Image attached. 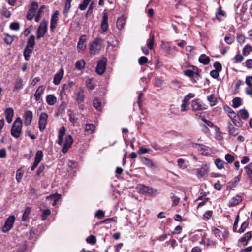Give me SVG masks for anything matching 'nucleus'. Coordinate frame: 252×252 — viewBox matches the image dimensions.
<instances>
[{
	"label": "nucleus",
	"instance_id": "a19ab883",
	"mask_svg": "<svg viewBox=\"0 0 252 252\" xmlns=\"http://www.w3.org/2000/svg\"><path fill=\"white\" fill-rule=\"evenodd\" d=\"M95 129V126L93 124H87L85 126V131L90 133H93Z\"/></svg>",
	"mask_w": 252,
	"mask_h": 252
},
{
	"label": "nucleus",
	"instance_id": "9b49d317",
	"mask_svg": "<svg viewBox=\"0 0 252 252\" xmlns=\"http://www.w3.org/2000/svg\"><path fill=\"white\" fill-rule=\"evenodd\" d=\"M212 231L215 236L220 240L226 239L228 237V232L226 230L222 231L218 228H212Z\"/></svg>",
	"mask_w": 252,
	"mask_h": 252
},
{
	"label": "nucleus",
	"instance_id": "a878e982",
	"mask_svg": "<svg viewBox=\"0 0 252 252\" xmlns=\"http://www.w3.org/2000/svg\"><path fill=\"white\" fill-rule=\"evenodd\" d=\"M244 169L251 183L252 184V162L245 166Z\"/></svg>",
	"mask_w": 252,
	"mask_h": 252
},
{
	"label": "nucleus",
	"instance_id": "13d9d810",
	"mask_svg": "<svg viewBox=\"0 0 252 252\" xmlns=\"http://www.w3.org/2000/svg\"><path fill=\"white\" fill-rule=\"evenodd\" d=\"M88 243L91 244H94L96 243V237L94 235H91L86 239Z\"/></svg>",
	"mask_w": 252,
	"mask_h": 252
},
{
	"label": "nucleus",
	"instance_id": "f704fd0d",
	"mask_svg": "<svg viewBox=\"0 0 252 252\" xmlns=\"http://www.w3.org/2000/svg\"><path fill=\"white\" fill-rule=\"evenodd\" d=\"M44 91V87L42 86H40L36 90L35 93L34 94V96L36 101H38L40 99V96L43 93Z\"/></svg>",
	"mask_w": 252,
	"mask_h": 252
},
{
	"label": "nucleus",
	"instance_id": "864d4df0",
	"mask_svg": "<svg viewBox=\"0 0 252 252\" xmlns=\"http://www.w3.org/2000/svg\"><path fill=\"white\" fill-rule=\"evenodd\" d=\"M14 40V37L9 35L8 34L5 35L4 41L5 43L8 45H10Z\"/></svg>",
	"mask_w": 252,
	"mask_h": 252
},
{
	"label": "nucleus",
	"instance_id": "7c9ffc66",
	"mask_svg": "<svg viewBox=\"0 0 252 252\" xmlns=\"http://www.w3.org/2000/svg\"><path fill=\"white\" fill-rule=\"evenodd\" d=\"M216 16L217 19L220 21H221L223 18L226 16L225 12L222 10L220 6L218 7L217 9V11L216 13Z\"/></svg>",
	"mask_w": 252,
	"mask_h": 252
},
{
	"label": "nucleus",
	"instance_id": "423d86ee",
	"mask_svg": "<svg viewBox=\"0 0 252 252\" xmlns=\"http://www.w3.org/2000/svg\"><path fill=\"white\" fill-rule=\"evenodd\" d=\"M15 220V217L13 215L8 217L4 223V224L1 228V230L3 233L9 232L13 227Z\"/></svg>",
	"mask_w": 252,
	"mask_h": 252
},
{
	"label": "nucleus",
	"instance_id": "6e6d98bb",
	"mask_svg": "<svg viewBox=\"0 0 252 252\" xmlns=\"http://www.w3.org/2000/svg\"><path fill=\"white\" fill-rule=\"evenodd\" d=\"M30 211H31V208L30 207H27L23 213V216L22 218V220L23 221H25L27 220V219L28 218V217L30 214Z\"/></svg>",
	"mask_w": 252,
	"mask_h": 252
},
{
	"label": "nucleus",
	"instance_id": "774afa93",
	"mask_svg": "<svg viewBox=\"0 0 252 252\" xmlns=\"http://www.w3.org/2000/svg\"><path fill=\"white\" fill-rule=\"evenodd\" d=\"M243 64L248 68L251 69L252 68V59H249L246 61V62L243 63Z\"/></svg>",
	"mask_w": 252,
	"mask_h": 252
},
{
	"label": "nucleus",
	"instance_id": "4468645a",
	"mask_svg": "<svg viewBox=\"0 0 252 252\" xmlns=\"http://www.w3.org/2000/svg\"><path fill=\"white\" fill-rule=\"evenodd\" d=\"M72 143L73 139L72 136L70 135H68L65 137V140L62 148V152L64 154L66 153Z\"/></svg>",
	"mask_w": 252,
	"mask_h": 252
},
{
	"label": "nucleus",
	"instance_id": "a18cd8bd",
	"mask_svg": "<svg viewBox=\"0 0 252 252\" xmlns=\"http://www.w3.org/2000/svg\"><path fill=\"white\" fill-rule=\"evenodd\" d=\"M93 106L98 111H100L101 110V102L97 98L94 99Z\"/></svg>",
	"mask_w": 252,
	"mask_h": 252
},
{
	"label": "nucleus",
	"instance_id": "6ab92c4d",
	"mask_svg": "<svg viewBox=\"0 0 252 252\" xmlns=\"http://www.w3.org/2000/svg\"><path fill=\"white\" fill-rule=\"evenodd\" d=\"M74 82L73 81H69L67 84L62 85L61 90V94H65L66 91L68 93L71 91V88L74 85Z\"/></svg>",
	"mask_w": 252,
	"mask_h": 252
},
{
	"label": "nucleus",
	"instance_id": "79ce46f5",
	"mask_svg": "<svg viewBox=\"0 0 252 252\" xmlns=\"http://www.w3.org/2000/svg\"><path fill=\"white\" fill-rule=\"evenodd\" d=\"M154 40H155V36L153 34L151 33L150 34V38H149L147 40L148 42L147 44V46L148 47L149 49H152L153 47L154 43Z\"/></svg>",
	"mask_w": 252,
	"mask_h": 252
},
{
	"label": "nucleus",
	"instance_id": "c756f323",
	"mask_svg": "<svg viewBox=\"0 0 252 252\" xmlns=\"http://www.w3.org/2000/svg\"><path fill=\"white\" fill-rule=\"evenodd\" d=\"M126 22V18L124 16H122L120 18H118L117 21V27L121 30L124 28V25Z\"/></svg>",
	"mask_w": 252,
	"mask_h": 252
},
{
	"label": "nucleus",
	"instance_id": "c03bdc74",
	"mask_svg": "<svg viewBox=\"0 0 252 252\" xmlns=\"http://www.w3.org/2000/svg\"><path fill=\"white\" fill-rule=\"evenodd\" d=\"M239 113L241 118L243 120H247L249 118V113L246 109L239 110Z\"/></svg>",
	"mask_w": 252,
	"mask_h": 252
},
{
	"label": "nucleus",
	"instance_id": "338daca9",
	"mask_svg": "<svg viewBox=\"0 0 252 252\" xmlns=\"http://www.w3.org/2000/svg\"><path fill=\"white\" fill-rule=\"evenodd\" d=\"M10 28L13 30H18L20 28L19 24L17 22H12L10 25Z\"/></svg>",
	"mask_w": 252,
	"mask_h": 252
},
{
	"label": "nucleus",
	"instance_id": "8fccbe9b",
	"mask_svg": "<svg viewBox=\"0 0 252 252\" xmlns=\"http://www.w3.org/2000/svg\"><path fill=\"white\" fill-rule=\"evenodd\" d=\"M231 121L236 126L240 127L242 126V122L238 116L231 120Z\"/></svg>",
	"mask_w": 252,
	"mask_h": 252
},
{
	"label": "nucleus",
	"instance_id": "c85d7f7f",
	"mask_svg": "<svg viewBox=\"0 0 252 252\" xmlns=\"http://www.w3.org/2000/svg\"><path fill=\"white\" fill-rule=\"evenodd\" d=\"M252 236V233L251 232H248L245 233L243 237H242L240 240L239 241L243 244L244 246H245L247 244L249 240L251 239Z\"/></svg>",
	"mask_w": 252,
	"mask_h": 252
},
{
	"label": "nucleus",
	"instance_id": "7ed1b4c3",
	"mask_svg": "<svg viewBox=\"0 0 252 252\" xmlns=\"http://www.w3.org/2000/svg\"><path fill=\"white\" fill-rule=\"evenodd\" d=\"M184 74L189 77L193 83L197 82L200 79L199 71L197 67L192 66L191 68L188 69L184 71Z\"/></svg>",
	"mask_w": 252,
	"mask_h": 252
},
{
	"label": "nucleus",
	"instance_id": "e433bc0d",
	"mask_svg": "<svg viewBox=\"0 0 252 252\" xmlns=\"http://www.w3.org/2000/svg\"><path fill=\"white\" fill-rule=\"evenodd\" d=\"M43 157V152L41 150H38L35 154L34 158V162L39 163Z\"/></svg>",
	"mask_w": 252,
	"mask_h": 252
},
{
	"label": "nucleus",
	"instance_id": "5fc2aeb1",
	"mask_svg": "<svg viewBox=\"0 0 252 252\" xmlns=\"http://www.w3.org/2000/svg\"><path fill=\"white\" fill-rule=\"evenodd\" d=\"M225 159L227 163H231L234 161L235 158L233 155L227 154L225 155Z\"/></svg>",
	"mask_w": 252,
	"mask_h": 252
},
{
	"label": "nucleus",
	"instance_id": "603ef678",
	"mask_svg": "<svg viewBox=\"0 0 252 252\" xmlns=\"http://www.w3.org/2000/svg\"><path fill=\"white\" fill-rule=\"evenodd\" d=\"M215 138L217 140H221L222 139L221 132L217 126H215Z\"/></svg>",
	"mask_w": 252,
	"mask_h": 252
},
{
	"label": "nucleus",
	"instance_id": "f03ea898",
	"mask_svg": "<svg viewBox=\"0 0 252 252\" xmlns=\"http://www.w3.org/2000/svg\"><path fill=\"white\" fill-rule=\"evenodd\" d=\"M103 40L101 38L97 37L89 43V51L91 55L99 54L101 48Z\"/></svg>",
	"mask_w": 252,
	"mask_h": 252
},
{
	"label": "nucleus",
	"instance_id": "2f4dec72",
	"mask_svg": "<svg viewBox=\"0 0 252 252\" xmlns=\"http://www.w3.org/2000/svg\"><path fill=\"white\" fill-rule=\"evenodd\" d=\"M35 43V37L33 35H31L27 41L26 47L33 49Z\"/></svg>",
	"mask_w": 252,
	"mask_h": 252
},
{
	"label": "nucleus",
	"instance_id": "6e6552de",
	"mask_svg": "<svg viewBox=\"0 0 252 252\" xmlns=\"http://www.w3.org/2000/svg\"><path fill=\"white\" fill-rule=\"evenodd\" d=\"M47 21H42L40 23L37 31L36 38L38 39L44 37V35L47 32Z\"/></svg>",
	"mask_w": 252,
	"mask_h": 252
},
{
	"label": "nucleus",
	"instance_id": "ea45409f",
	"mask_svg": "<svg viewBox=\"0 0 252 252\" xmlns=\"http://www.w3.org/2000/svg\"><path fill=\"white\" fill-rule=\"evenodd\" d=\"M252 52V46L249 44H247L243 49L242 53L244 56L249 55Z\"/></svg>",
	"mask_w": 252,
	"mask_h": 252
},
{
	"label": "nucleus",
	"instance_id": "37998d69",
	"mask_svg": "<svg viewBox=\"0 0 252 252\" xmlns=\"http://www.w3.org/2000/svg\"><path fill=\"white\" fill-rule=\"evenodd\" d=\"M91 1V0H83L79 4V8L82 11L85 10Z\"/></svg>",
	"mask_w": 252,
	"mask_h": 252
},
{
	"label": "nucleus",
	"instance_id": "4be33fe9",
	"mask_svg": "<svg viewBox=\"0 0 252 252\" xmlns=\"http://www.w3.org/2000/svg\"><path fill=\"white\" fill-rule=\"evenodd\" d=\"M23 80L20 77H18L15 82V85L13 88V91H18L23 88Z\"/></svg>",
	"mask_w": 252,
	"mask_h": 252
},
{
	"label": "nucleus",
	"instance_id": "052dcab7",
	"mask_svg": "<svg viewBox=\"0 0 252 252\" xmlns=\"http://www.w3.org/2000/svg\"><path fill=\"white\" fill-rule=\"evenodd\" d=\"M229 133L232 135H237L238 134V130L233 127H231L230 126H229Z\"/></svg>",
	"mask_w": 252,
	"mask_h": 252
},
{
	"label": "nucleus",
	"instance_id": "f257e3e1",
	"mask_svg": "<svg viewBox=\"0 0 252 252\" xmlns=\"http://www.w3.org/2000/svg\"><path fill=\"white\" fill-rule=\"evenodd\" d=\"M22 120L18 117L16 118L12 125L11 128V135L15 138L20 137L22 133Z\"/></svg>",
	"mask_w": 252,
	"mask_h": 252
},
{
	"label": "nucleus",
	"instance_id": "0eeeda50",
	"mask_svg": "<svg viewBox=\"0 0 252 252\" xmlns=\"http://www.w3.org/2000/svg\"><path fill=\"white\" fill-rule=\"evenodd\" d=\"M48 115L46 112H42L39 117L38 128L40 131L42 132L46 127Z\"/></svg>",
	"mask_w": 252,
	"mask_h": 252
},
{
	"label": "nucleus",
	"instance_id": "a211bd4d",
	"mask_svg": "<svg viewBox=\"0 0 252 252\" xmlns=\"http://www.w3.org/2000/svg\"><path fill=\"white\" fill-rule=\"evenodd\" d=\"M64 75V70L63 68H61L59 71L54 75L53 79V83L55 85H58L60 84L61 80L63 78Z\"/></svg>",
	"mask_w": 252,
	"mask_h": 252
},
{
	"label": "nucleus",
	"instance_id": "1a4fd4ad",
	"mask_svg": "<svg viewBox=\"0 0 252 252\" xmlns=\"http://www.w3.org/2000/svg\"><path fill=\"white\" fill-rule=\"evenodd\" d=\"M38 7L37 2L33 1L29 7V11L27 14V19L29 20H32L35 15L36 10Z\"/></svg>",
	"mask_w": 252,
	"mask_h": 252
},
{
	"label": "nucleus",
	"instance_id": "412c9836",
	"mask_svg": "<svg viewBox=\"0 0 252 252\" xmlns=\"http://www.w3.org/2000/svg\"><path fill=\"white\" fill-rule=\"evenodd\" d=\"M86 41V35H83L80 36L79 39V41L77 43V50L78 52L84 50L86 48V45L84 44V42Z\"/></svg>",
	"mask_w": 252,
	"mask_h": 252
},
{
	"label": "nucleus",
	"instance_id": "f8f14e48",
	"mask_svg": "<svg viewBox=\"0 0 252 252\" xmlns=\"http://www.w3.org/2000/svg\"><path fill=\"white\" fill-rule=\"evenodd\" d=\"M191 106L193 111H200L207 109V106L203 104L199 99L192 101Z\"/></svg>",
	"mask_w": 252,
	"mask_h": 252
},
{
	"label": "nucleus",
	"instance_id": "3c124183",
	"mask_svg": "<svg viewBox=\"0 0 252 252\" xmlns=\"http://www.w3.org/2000/svg\"><path fill=\"white\" fill-rule=\"evenodd\" d=\"M44 8H45V5H42L38 10L37 14L35 18V20L36 22H38L40 20V17H41V15L42 13L43 12V10Z\"/></svg>",
	"mask_w": 252,
	"mask_h": 252
},
{
	"label": "nucleus",
	"instance_id": "0e129e2a",
	"mask_svg": "<svg viewBox=\"0 0 252 252\" xmlns=\"http://www.w3.org/2000/svg\"><path fill=\"white\" fill-rule=\"evenodd\" d=\"M234 63H240L244 60V57L241 54H237L234 57Z\"/></svg>",
	"mask_w": 252,
	"mask_h": 252
},
{
	"label": "nucleus",
	"instance_id": "e2e57ef3",
	"mask_svg": "<svg viewBox=\"0 0 252 252\" xmlns=\"http://www.w3.org/2000/svg\"><path fill=\"white\" fill-rule=\"evenodd\" d=\"M51 214V211L47 209L43 210V214L41 215V218L42 220H45L47 219L48 216Z\"/></svg>",
	"mask_w": 252,
	"mask_h": 252
},
{
	"label": "nucleus",
	"instance_id": "72a5a7b5",
	"mask_svg": "<svg viewBox=\"0 0 252 252\" xmlns=\"http://www.w3.org/2000/svg\"><path fill=\"white\" fill-rule=\"evenodd\" d=\"M199 61L204 65H207L209 63L210 59L209 57L205 54H201L199 58Z\"/></svg>",
	"mask_w": 252,
	"mask_h": 252
},
{
	"label": "nucleus",
	"instance_id": "39448f33",
	"mask_svg": "<svg viewBox=\"0 0 252 252\" xmlns=\"http://www.w3.org/2000/svg\"><path fill=\"white\" fill-rule=\"evenodd\" d=\"M74 98L78 104H80L84 102L85 98L84 89L79 87L76 89L74 94Z\"/></svg>",
	"mask_w": 252,
	"mask_h": 252
},
{
	"label": "nucleus",
	"instance_id": "dca6fc26",
	"mask_svg": "<svg viewBox=\"0 0 252 252\" xmlns=\"http://www.w3.org/2000/svg\"><path fill=\"white\" fill-rule=\"evenodd\" d=\"M209 167L207 164H203L200 168L196 169L197 176L198 178L202 177L209 172Z\"/></svg>",
	"mask_w": 252,
	"mask_h": 252
},
{
	"label": "nucleus",
	"instance_id": "69168bd1",
	"mask_svg": "<svg viewBox=\"0 0 252 252\" xmlns=\"http://www.w3.org/2000/svg\"><path fill=\"white\" fill-rule=\"evenodd\" d=\"M213 66L215 68L216 70H217L219 72L222 70V65L221 63L218 61H216L214 63Z\"/></svg>",
	"mask_w": 252,
	"mask_h": 252
},
{
	"label": "nucleus",
	"instance_id": "49530a36",
	"mask_svg": "<svg viewBox=\"0 0 252 252\" xmlns=\"http://www.w3.org/2000/svg\"><path fill=\"white\" fill-rule=\"evenodd\" d=\"M215 164L218 169L220 170L223 168L224 162L220 158H217L215 161Z\"/></svg>",
	"mask_w": 252,
	"mask_h": 252
},
{
	"label": "nucleus",
	"instance_id": "cd10ccee",
	"mask_svg": "<svg viewBox=\"0 0 252 252\" xmlns=\"http://www.w3.org/2000/svg\"><path fill=\"white\" fill-rule=\"evenodd\" d=\"M86 64V62L84 59H80L77 61L75 64V68L76 70L79 71H82Z\"/></svg>",
	"mask_w": 252,
	"mask_h": 252
},
{
	"label": "nucleus",
	"instance_id": "20e7f679",
	"mask_svg": "<svg viewBox=\"0 0 252 252\" xmlns=\"http://www.w3.org/2000/svg\"><path fill=\"white\" fill-rule=\"evenodd\" d=\"M137 189L139 192L144 194L155 196L157 194V189L143 185H139Z\"/></svg>",
	"mask_w": 252,
	"mask_h": 252
},
{
	"label": "nucleus",
	"instance_id": "4c0bfd02",
	"mask_svg": "<svg viewBox=\"0 0 252 252\" xmlns=\"http://www.w3.org/2000/svg\"><path fill=\"white\" fill-rule=\"evenodd\" d=\"M141 161L143 163L149 167H153L154 166L153 162L149 158H148L145 157L141 158Z\"/></svg>",
	"mask_w": 252,
	"mask_h": 252
},
{
	"label": "nucleus",
	"instance_id": "9d476101",
	"mask_svg": "<svg viewBox=\"0 0 252 252\" xmlns=\"http://www.w3.org/2000/svg\"><path fill=\"white\" fill-rule=\"evenodd\" d=\"M107 63V59L105 58H103L98 61L96 67V72L99 74H102L106 69Z\"/></svg>",
	"mask_w": 252,
	"mask_h": 252
},
{
	"label": "nucleus",
	"instance_id": "f3484780",
	"mask_svg": "<svg viewBox=\"0 0 252 252\" xmlns=\"http://www.w3.org/2000/svg\"><path fill=\"white\" fill-rule=\"evenodd\" d=\"M59 12L57 10L52 16L50 22V30L52 31H54V29L56 27L57 22L59 20Z\"/></svg>",
	"mask_w": 252,
	"mask_h": 252
},
{
	"label": "nucleus",
	"instance_id": "58836bf2",
	"mask_svg": "<svg viewBox=\"0 0 252 252\" xmlns=\"http://www.w3.org/2000/svg\"><path fill=\"white\" fill-rule=\"evenodd\" d=\"M32 50H33L32 49H31L30 48H28L26 47L24 49V56L25 59L26 61H28L29 60Z\"/></svg>",
	"mask_w": 252,
	"mask_h": 252
},
{
	"label": "nucleus",
	"instance_id": "aec40b11",
	"mask_svg": "<svg viewBox=\"0 0 252 252\" xmlns=\"http://www.w3.org/2000/svg\"><path fill=\"white\" fill-rule=\"evenodd\" d=\"M5 118L8 123H11L14 116V110L12 108H6L5 110Z\"/></svg>",
	"mask_w": 252,
	"mask_h": 252
},
{
	"label": "nucleus",
	"instance_id": "c9c22d12",
	"mask_svg": "<svg viewBox=\"0 0 252 252\" xmlns=\"http://www.w3.org/2000/svg\"><path fill=\"white\" fill-rule=\"evenodd\" d=\"M72 0H65V4L64 9L63 12V14L65 17L67 16V13L71 8V2Z\"/></svg>",
	"mask_w": 252,
	"mask_h": 252
},
{
	"label": "nucleus",
	"instance_id": "680f3d73",
	"mask_svg": "<svg viewBox=\"0 0 252 252\" xmlns=\"http://www.w3.org/2000/svg\"><path fill=\"white\" fill-rule=\"evenodd\" d=\"M23 174V173L21 169H19L17 170L16 179L18 182H19L22 179Z\"/></svg>",
	"mask_w": 252,
	"mask_h": 252
},
{
	"label": "nucleus",
	"instance_id": "ddd939ff",
	"mask_svg": "<svg viewBox=\"0 0 252 252\" xmlns=\"http://www.w3.org/2000/svg\"><path fill=\"white\" fill-rule=\"evenodd\" d=\"M108 15L107 12H104L102 20L100 25V33H103L106 32L108 28Z\"/></svg>",
	"mask_w": 252,
	"mask_h": 252
},
{
	"label": "nucleus",
	"instance_id": "4d7b16f0",
	"mask_svg": "<svg viewBox=\"0 0 252 252\" xmlns=\"http://www.w3.org/2000/svg\"><path fill=\"white\" fill-rule=\"evenodd\" d=\"M86 87L88 89L92 90L95 88V85L93 82L92 79H89V81L86 82Z\"/></svg>",
	"mask_w": 252,
	"mask_h": 252
},
{
	"label": "nucleus",
	"instance_id": "393cba45",
	"mask_svg": "<svg viewBox=\"0 0 252 252\" xmlns=\"http://www.w3.org/2000/svg\"><path fill=\"white\" fill-rule=\"evenodd\" d=\"M61 195L59 194H52L46 197V199L50 200L52 202V205L54 206L56 204L57 201L61 198Z\"/></svg>",
	"mask_w": 252,
	"mask_h": 252
},
{
	"label": "nucleus",
	"instance_id": "09e8293b",
	"mask_svg": "<svg viewBox=\"0 0 252 252\" xmlns=\"http://www.w3.org/2000/svg\"><path fill=\"white\" fill-rule=\"evenodd\" d=\"M232 106L234 108H238L241 104V100L239 97H235L232 100Z\"/></svg>",
	"mask_w": 252,
	"mask_h": 252
},
{
	"label": "nucleus",
	"instance_id": "5701e85b",
	"mask_svg": "<svg viewBox=\"0 0 252 252\" xmlns=\"http://www.w3.org/2000/svg\"><path fill=\"white\" fill-rule=\"evenodd\" d=\"M242 200V197L240 195H236L232 197L229 202V206L233 207L238 205Z\"/></svg>",
	"mask_w": 252,
	"mask_h": 252
},
{
	"label": "nucleus",
	"instance_id": "b1692460",
	"mask_svg": "<svg viewBox=\"0 0 252 252\" xmlns=\"http://www.w3.org/2000/svg\"><path fill=\"white\" fill-rule=\"evenodd\" d=\"M65 133V128L64 126H62L59 130L58 141L57 142L59 145L63 144V139Z\"/></svg>",
	"mask_w": 252,
	"mask_h": 252
},
{
	"label": "nucleus",
	"instance_id": "473e14b6",
	"mask_svg": "<svg viewBox=\"0 0 252 252\" xmlns=\"http://www.w3.org/2000/svg\"><path fill=\"white\" fill-rule=\"evenodd\" d=\"M207 100L212 107L216 105L218 102L216 96L213 94L207 96Z\"/></svg>",
	"mask_w": 252,
	"mask_h": 252
},
{
	"label": "nucleus",
	"instance_id": "bb28decb",
	"mask_svg": "<svg viewBox=\"0 0 252 252\" xmlns=\"http://www.w3.org/2000/svg\"><path fill=\"white\" fill-rule=\"evenodd\" d=\"M46 101L49 105L53 106L57 102V97L54 94H50L46 96Z\"/></svg>",
	"mask_w": 252,
	"mask_h": 252
},
{
	"label": "nucleus",
	"instance_id": "2eb2a0df",
	"mask_svg": "<svg viewBox=\"0 0 252 252\" xmlns=\"http://www.w3.org/2000/svg\"><path fill=\"white\" fill-rule=\"evenodd\" d=\"M23 117L24 119V125L29 126L31 124L33 119V113L31 110H27L25 112Z\"/></svg>",
	"mask_w": 252,
	"mask_h": 252
},
{
	"label": "nucleus",
	"instance_id": "bf43d9fd",
	"mask_svg": "<svg viewBox=\"0 0 252 252\" xmlns=\"http://www.w3.org/2000/svg\"><path fill=\"white\" fill-rule=\"evenodd\" d=\"M188 102V99H187V98H184L182 100V104L181 106V111L182 112L186 111H187L186 106Z\"/></svg>",
	"mask_w": 252,
	"mask_h": 252
},
{
	"label": "nucleus",
	"instance_id": "de8ad7c7",
	"mask_svg": "<svg viewBox=\"0 0 252 252\" xmlns=\"http://www.w3.org/2000/svg\"><path fill=\"white\" fill-rule=\"evenodd\" d=\"M170 197L172 200V205L173 206L177 205L180 201V198L179 197L176 196L173 193H171Z\"/></svg>",
	"mask_w": 252,
	"mask_h": 252
}]
</instances>
